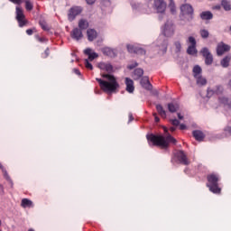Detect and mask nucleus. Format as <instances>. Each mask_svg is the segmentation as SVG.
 Wrapping results in <instances>:
<instances>
[{
	"instance_id": "obj_1",
	"label": "nucleus",
	"mask_w": 231,
	"mask_h": 231,
	"mask_svg": "<svg viewBox=\"0 0 231 231\" xmlns=\"http://www.w3.org/2000/svg\"><path fill=\"white\" fill-rule=\"evenodd\" d=\"M149 143L153 145L154 147H161V149H169L171 143L173 145H176L178 143V141L176 138L172 137V135L168 134L167 136H164L163 134H148L146 136Z\"/></svg>"
},
{
	"instance_id": "obj_2",
	"label": "nucleus",
	"mask_w": 231,
	"mask_h": 231,
	"mask_svg": "<svg viewBox=\"0 0 231 231\" xmlns=\"http://www.w3.org/2000/svg\"><path fill=\"white\" fill-rule=\"evenodd\" d=\"M103 79H106L108 81H106L102 79L97 78L96 80L98 82L100 88L103 91L107 93H115L116 89H118L119 86L118 81H116V78L111 74H101Z\"/></svg>"
},
{
	"instance_id": "obj_3",
	"label": "nucleus",
	"mask_w": 231,
	"mask_h": 231,
	"mask_svg": "<svg viewBox=\"0 0 231 231\" xmlns=\"http://www.w3.org/2000/svg\"><path fill=\"white\" fill-rule=\"evenodd\" d=\"M207 180L208 182L206 187L209 189L210 192L213 194H221V187H219V181L221 180V178L219 177V174L209 173L207 175Z\"/></svg>"
},
{
	"instance_id": "obj_4",
	"label": "nucleus",
	"mask_w": 231,
	"mask_h": 231,
	"mask_svg": "<svg viewBox=\"0 0 231 231\" xmlns=\"http://www.w3.org/2000/svg\"><path fill=\"white\" fill-rule=\"evenodd\" d=\"M180 17L181 21L190 23L194 20V7L190 4H183L180 5Z\"/></svg>"
},
{
	"instance_id": "obj_5",
	"label": "nucleus",
	"mask_w": 231,
	"mask_h": 231,
	"mask_svg": "<svg viewBox=\"0 0 231 231\" xmlns=\"http://www.w3.org/2000/svg\"><path fill=\"white\" fill-rule=\"evenodd\" d=\"M16 21L18 22L20 28H23V26H26V24H28V21L26 20L24 12L19 6H16Z\"/></svg>"
},
{
	"instance_id": "obj_6",
	"label": "nucleus",
	"mask_w": 231,
	"mask_h": 231,
	"mask_svg": "<svg viewBox=\"0 0 231 231\" xmlns=\"http://www.w3.org/2000/svg\"><path fill=\"white\" fill-rule=\"evenodd\" d=\"M82 6H72L68 13V19L71 23L75 21L78 15H80L83 12Z\"/></svg>"
},
{
	"instance_id": "obj_7",
	"label": "nucleus",
	"mask_w": 231,
	"mask_h": 231,
	"mask_svg": "<svg viewBox=\"0 0 231 231\" xmlns=\"http://www.w3.org/2000/svg\"><path fill=\"white\" fill-rule=\"evenodd\" d=\"M187 43L189 44L187 49L188 55H197L198 49H196V38H194V36H189L187 40Z\"/></svg>"
},
{
	"instance_id": "obj_8",
	"label": "nucleus",
	"mask_w": 231,
	"mask_h": 231,
	"mask_svg": "<svg viewBox=\"0 0 231 231\" xmlns=\"http://www.w3.org/2000/svg\"><path fill=\"white\" fill-rule=\"evenodd\" d=\"M200 53L202 54V57H204L205 59L206 66H211V64L214 62V56L212 55L208 48H202Z\"/></svg>"
},
{
	"instance_id": "obj_9",
	"label": "nucleus",
	"mask_w": 231,
	"mask_h": 231,
	"mask_svg": "<svg viewBox=\"0 0 231 231\" xmlns=\"http://www.w3.org/2000/svg\"><path fill=\"white\" fill-rule=\"evenodd\" d=\"M152 6L157 14H165V10H167V3L165 0H153Z\"/></svg>"
},
{
	"instance_id": "obj_10",
	"label": "nucleus",
	"mask_w": 231,
	"mask_h": 231,
	"mask_svg": "<svg viewBox=\"0 0 231 231\" xmlns=\"http://www.w3.org/2000/svg\"><path fill=\"white\" fill-rule=\"evenodd\" d=\"M178 162L181 163L182 165H190V161H189V158H187V154L183 151H179L175 154Z\"/></svg>"
},
{
	"instance_id": "obj_11",
	"label": "nucleus",
	"mask_w": 231,
	"mask_h": 231,
	"mask_svg": "<svg viewBox=\"0 0 231 231\" xmlns=\"http://www.w3.org/2000/svg\"><path fill=\"white\" fill-rule=\"evenodd\" d=\"M230 45L221 42L217 46V55L221 57V55L226 53V51H230Z\"/></svg>"
},
{
	"instance_id": "obj_12",
	"label": "nucleus",
	"mask_w": 231,
	"mask_h": 231,
	"mask_svg": "<svg viewBox=\"0 0 231 231\" xmlns=\"http://www.w3.org/2000/svg\"><path fill=\"white\" fill-rule=\"evenodd\" d=\"M162 33L165 37H171L174 34V27L172 23L167 22L162 29Z\"/></svg>"
},
{
	"instance_id": "obj_13",
	"label": "nucleus",
	"mask_w": 231,
	"mask_h": 231,
	"mask_svg": "<svg viewBox=\"0 0 231 231\" xmlns=\"http://www.w3.org/2000/svg\"><path fill=\"white\" fill-rule=\"evenodd\" d=\"M97 68L102 71H106V73H113V65L109 62H100L98 63Z\"/></svg>"
},
{
	"instance_id": "obj_14",
	"label": "nucleus",
	"mask_w": 231,
	"mask_h": 231,
	"mask_svg": "<svg viewBox=\"0 0 231 231\" xmlns=\"http://www.w3.org/2000/svg\"><path fill=\"white\" fill-rule=\"evenodd\" d=\"M140 84L142 88L147 89L148 91H151V89H152V85L151 84V81H149V77H143L141 79Z\"/></svg>"
},
{
	"instance_id": "obj_15",
	"label": "nucleus",
	"mask_w": 231,
	"mask_h": 231,
	"mask_svg": "<svg viewBox=\"0 0 231 231\" xmlns=\"http://www.w3.org/2000/svg\"><path fill=\"white\" fill-rule=\"evenodd\" d=\"M70 36L75 39V41H80L82 37H84V34H82V30L79 28H74L70 33Z\"/></svg>"
},
{
	"instance_id": "obj_16",
	"label": "nucleus",
	"mask_w": 231,
	"mask_h": 231,
	"mask_svg": "<svg viewBox=\"0 0 231 231\" xmlns=\"http://www.w3.org/2000/svg\"><path fill=\"white\" fill-rule=\"evenodd\" d=\"M102 53L105 54L106 57H116V50L111 49L109 47H105L102 49Z\"/></svg>"
},
{
	"instance_id": "obj_17",
	"label": "nucleus",
	"mask_w": 231,
	"mask_h": 231,
	"mask_svg": "<svg viewBox=\"0 0 231 231\" xmlns=\"http://www.w3.org/2000/svg\"><path fill=\"white\" fill-rule=\"evenodd\" d=\"M224 89H223V86L218 85L216 87V89L213 90L211 88H208V97H212V95H221V93H223Z\"/></svg>"
},
{
	"instance_id": "obj_18",
	"label": "nucleus",
	"mask_w": 231,
	"mask_h": 231,
	"mask_svg": "<svg viewBox=\"0 0 231 231\" xmlns=\"http://www.w3.org/2000/svg\"><path fill=\"white\" fill-rule=\"evenodd\" d=\"M87 37L90 42H93V41L98 37V33L97 31H95V29H88L87 30Z\"/></svg>"
},
{
	"instance_id": "obj_19",
	"label": "nucleus",
	"mask_w": 231,
	"mask_h": 231,
	"mask_svg": "<svg viewBox=\"0 0 231 231\" xmlns=\"http://www.w3.org/2000/svg\"><path fill=\"white\" fill-rule=\"evenodd\" d=\"M125 85H126V91L128 93H134V82L133 79L129 78H125Z\"/></svg>"
},
{
	"instance_id": "obj_20",
	"label": "nucleus",
	"mask_w": 231,
	"mask_h": 231,
	"mask_svg": "<svg viewBox=\"0 0 231 231\" xmlns=\"http://www.w3.org/2000/svg\"><path fill=\"white\" fill-rule=\"evenodd\" d=\"M192 135L197 142H203V140H205V134L199 130L193 131Z\"/></svg>"
},
{
	"instance_id": "obj_21",
	"label": "nucleus",
	"mask_w": 231,
	"mask_h": 231,
	"mask_svg": "<svg viewBox=\"0 0 231 231\" xmlns=\"http://www.w3.org/2000/svg\"><path fill=\"white\" fill-rule=\"evenodd\" d=\"M143 77V69H135L133 73L134 80H140Z\"/></svg>"
},
{
	"instance_id": "obj_22",
	"label": "nucleus",
	"mask_w": 231,
	"mask_h": 231,
	"mask_svg": "<svg viewBox=\"0 0 231 231\" xmlns=\"http://www.w3.org/2000/svg\"><path fill=\"white\" fill-rule=\"evenodd\" d=\"M214 18V14L210 11H204L200 14V19L202 21H210V19Z\"/></svg>"
},
{
	"instance_id": "obj_23",
	"label": "nucleus",
	"mask_w": 231,
	"mask_h": 231,
	"mask_svg": "<svg viewBox=\"0 0 231 231\" xmlns=\"http://www.w3.org/2000/svg\"><path fill=\"white\" fill-rule=\"evenodd\" d=\"M78 26H79V29L81 30V31L82 30H88V28H89V23L86 19H80L79 21Z\"/></svg>"
},
{
	"instance_id": "obj_24",
	"label": "nucleus",
	"mask_w": 231,
	"mask_h": 231,
	"mask_svg": "<svg viewBox=\"0 0 231 231\" xmlns=\"http://www.w3.org/2000/svg\"><path fill=\"white\" fill-rule=\"evenodd\" d=\"M21 207H23V208H33V202L28 199H23Z\"/></svg>"
},
{
	"instance_id": "obj_25",
	"label": "nucleus",
	"mask_w": 231,
	"mask_h": 231,
	"mask_svg": "<svg viewBox=\"0 0 231 231\" xmlns=\"http://www.w3.org/2000/svg\"><path fill=\"white\" fill-rule=\"evenodd\" d=\"M230 60H231L230 55L224 57L220 61V66H222V68H228L230 66Z\"/></svg>"
},
{
	"instance_id": "obj_26",
	"label": "nucleus",
	"mask_w": 231,
	"mask_h": 231,
	"mask_svg": "<svg viewBox=\"0 0 231 231\" xmlns=\"http://www.w3.org/2000/svg\"><path fill=\"white\" fill-rule=\"evenodd\" d=\"M180 109V105L177 103H169L168 110L170 113H176Z\"/></svg>"
},
{
	"instance_id": "obj_27",
	"label": "nucleus",
	"mask_w": 231,
	"mask_h": 231,
	"mask_svg": "<svg viewBox=\"0 0 231 231\" xmlns=\"http://www.w3.org/2000/svg\"><path fill=\"white\" fill-rule=\"evenodd\" d=\"M156 110L162 118H167V112L163 109L162 105H156Z\"/></svg>"
},
{
	"instance_id": "obj_28",
	"label": "nucleus",
	"mask_w": 231,
	"mask_h": 231,
	"mask_svg": "<svg viewBox=\"0 0 231 231\" xmlns=\"http://www.w3.org/2000/svg\"><path fill=\"white\" fill-rule=\"evenodd\" d=\"M203 69H201V67H199V65H196L193 68V77L196 79L197 77L201 76Z\"/></svg>"
},
{
	"instance_id": "obj_29",
	"label": "nucleus",
	"mask_w": 231,
	"mask_h": 231,
	"mask_svg": "<svg viewBox=\"0 0 231 231\" xmlns=\"http://www.w3.org/2000/svg\"><path fill=\"white\" fill-rule=\"evenodd\" d=\"M195 79L198 86H207V79H205L203 76H197Z\"/></svg>"
},
{
	"instance_id": "obj_30",
	"label": "nucleus",
	"mask_w": 231,
	"mask_h": 231,
	"mask_svg": "<svg viewBox=\"0 0 231 231\" xmlns=\"http://www.w3.org/2000/svg\"><path fill=\"white\" fill-rule=\"evenodd\" d=\"M219 102L220 104H224V106H226L228 107V109H231V101L228 100V97H219Z\"/></svg>"
},
{
	"instance_id": "obj_31",
	"label": "nucleus",
	"mask_w": 231,
	"mask_h": 231,
	"mask_svg": "<svg viewBox=\"0 0 231 231\" xmlns=\"http://www.w3.org/2000/svg\"><path fill=\"white\" fill-rule=\"evenodd\" d=\"M23 3H25V9L27 12H32V10H33V3H32V0H23Z\"/></svg>"
},
{
	"instance_id": "obj_32",
	"label": "nucleus",
	"mask_w": 231,
	"mask_h": 231,
	"mask_svg": "<svg viewBox=\"0 0 231 231\" xmlns=\"http://www.w3.org/2000/svg\"><path fill=\"white\" fill-rule=\"evenodd\" d=\"M221 5L223 6L226 12H230L231 5H230V2H228V0H222Z\"/></svg>"
},
{
	"instance_id": "obj_33",
	"label": "nucleus",
	"mask_w": 231,
	"mask_h": 231,
	"mask_svg": "<svg viewBox=\"0 0 231 231\" xmlns=\"http://www.w3.org/2000/svg\"><path fill=\"white\" fill-rule=\"evenodd\" d=\"M199 33H200V36L202 37V39H208V36L210 35L208 31L206 29L200 30Z\"/></svg>"
},
{
	"instance_id": "obj_34",
	"label": "nucleus",
	"mask_w": 231,
	"mask_h": 231,
	"mask_svg": "<svg viewBox=\"0 0 231 231\" xmlns=\"http://www.w3.org/2000/svg\"><path fill=\"white\" fill-rule=\"evenodd\" d=\"M111 6V0H102L101 8H109Z\"/></svg>"
},
{
	"instance_id": "obj_35",
	"label": "nucleus",
	"mask_w": 231,
	"mask_h": 231,
	"mask_svg": "<svg viewBox=\"0 0 231 231\" xmlns=\"http://www.w3.org/2000/svg\"><path fill=\"white\" fill-rule=\"evenodd\" d=\"M174 46H175V51H176V53H180V51H181V42H174Z\"/></svg>"
},
{
	"instance_id": "obj_36",
	"label": "nucleus",
	"mask_w": 231,
	"mask_h": 231,
	"mask_svg": "<svg viewBox=\"0 0 231 231\" xmlns=\"http://www.w3.org/2000/svg\"><path fill=\"white\" fill-rule=\"evenodd\" d=\"M145 50H143V48L140 47H136L135 49V54L136 55H145Z\"/></svg>"
},
{
	"instance_id": "obj_37",
	"label": "nucleus",
	"mask_w": 231,
	"mask_h": 231,
	"mask_svg": "<svg viewBox=\"0 0 231 231\" xmlns=\"http://www.w3.org/2000/svg\"><path fill=\"white\" fill-rule=\"evenodd\" d=\"M136 46L134 45H127V50L129 53H135L136 52Z\"/></svg>"
},
{
	"instance_id": "obj_38",
	"label": "nucleus",
	"mask_w": 231,
	"mask_h": 231,
	"mask_svg": "<svg viewBox=\"0 0 231 231\" xmlns=\"http://www.w3.org/2000/svg\"><path fill=\"white\" fill-rule=\"evenodd\" d=\"M48 57H50V48H47L44 53L42 54V59H48Z\"/></svg>"
},
{
	"instance_id": "obj_39",
	"label": "nucleus",
	"mask_w": 231,
	"mask_h": 231,
	"mask_svg": "<svg viewBox=\"0 0 231 231\" xmlns=\"http://www.w3.org/2000/svg\"><path fill=\"white\" fill-rule=\"evenodd\" d=\"M85 66L87 69H93V65L89 62L88 60H85Z\"/></svg>"
},
{
	"instance_id": "obj_40",
	"label": "nucleus",
	"mask_w": 231,
	"mask_h": 231,
	"mask_svg": "<svg viewBox=\"0 0 231 231\" xmlns=\"http://www.w3.org/2000/svg\"><path fill=\"white\" fill-rule=\"evenodd\" d=\"M167 46H169V43L167 41H164L162 43V53H167Z\"/></svg>"
},
{
	"instance_id": "obj_41",
	"label": "nucleus",
	"mask_w": 231,
	"mask_h": 231,
	"mask_svg": "<svg viewBox=\"0 0 231 231\" xmlns=\"http://www.w3.org/2000/svg\"><path fill=\"white\" fill-rule=\"evenodd\" d=\"M98 57V54H97V52H92L89 56L88 59L89 60H95V59H97Z\"/></svg>"
},
{
	"instance_id": "obj_42",
	"label": "nucleus",
	"mask_w": 231,
	"mask_h": 231,
	"mask_svg": "<svg viewBox=\"0 0 231 231\" xmlns=\"http://www.w3.org/2000/svg\"><path fill=\"white\" fill-rule=\"evenodd\" d=\"M138 67V62L134 61L132 64L127 66L128 69H134V68Z\"/></svg>"
},
{
	"instance_id": "obj_43",
	"label": "nucleus",
	"mask_w": 231,
	"mask_h": 231,
	"mask_svg": "<svg viewBox=\"0 0 231 231\" xmlns=\"http://www.w3.org/2000/svg\"><path fill=\"white\" fill-rule=\"evenodd\" d=\"M40 26H42V30H48V25L46 24V22H44V21L40 22Z\"/></svg>"
},
{
	"instance_id": "obj_44",
	"label": "nucleus",
	"mask_w": 231,
	"mask_h": 231,
	"mask_svg": "<svg viewBox=\"0 0 231 231\" xmlns=\"http://www.w3.org/2000/svg\"><path fill=\"white\" fill-rule=\"evenodd\" d=\"M171 122L172 125H175V127H178V125H180V121L178 119H171Z\"/></svg>"
},
{
	"instance_id": "obj_45",
	"label": "nucleus",
	"mask_w": 231,
	"mask_h": 231,
	"mask_svg": "<svg viewBox=\"0 0 231 231\" xmlns=\"http://www.w3.org/2000/svg\"><path fill=\"white\" fill-rule=\"evenodd\" d=\"M10 3H13L14 5H23V0H9Z\"/></svg>"
},
{
	"instance_id": "obj_46",
	"label": "nucleus",
	"mask_w": 231,
	"mask_h": 231,
	"mask_svg": "<svg viewBox=\"0 0 231 231\" xmlns=\"http://www.w3.org/2000/svg\"><path fill=\"white\" fill-rule=\"evenodd\" d=\"M224 131L226 134H231V126H226Z\"/></svg>"
},
{
	"instance_id": "obj_47",
	"label": "nucleus",
	"mask_w": 231,
	"mask_h": 231,
	"mask_svg": "<svg viewBox=\"0 0 231 231\" xmlns=\"http://www.w3.org/2000/svg\"><path fill=\"white\" fill-rule=\"evenodd\" d=\"M84 53H85V55H90L92 52H91V49H86L85 51H84Z\"/></svg>"
},
{
	"instance_id": "obj_48",
	"label": "nucleus",
	"mask_w": 231,
	"mask_h": 231,
	"mask_svg": "<svg viewBox=\"0 0 231 231\" xmlns=\"http://www.w3.org/2000/svg\"><path fill=\"white\" fill-rule=\"evenodd\" d=\"M97 0H86L87 5H95Z\"/></svg>"
},
{
	"instance_id": "obj_49",
	"label": "nucleus",
	"mask_w": 231,
	"mask_h": 231,
	"mask_svg": "<svg viewBox=\"0 0 231 231\" xmlns=\"http://www.w3.org/2000/svg\"><path fill=\"white\" fill-rule=\"evenodd\" d=\"M26 33H27V35H33V30H32V29H27V30H26Z\"/></svg>"
},
{
	"instance_id": "obj_50",
	"label": "nucleus",
	"mask_w": 231,
	"mask_h": 231,
	"mask_svg": "<svg viewBox=\"0 0 231 231\" xmlns=\"http://www.w3.org/2000/svg\"><path fill=\"white\" fill-rule=\"evenodd\" d=\"M180 131H185V129H187V125H185L184 124L180 125Z\"/></svg>"
},
{
	"instance_id": "obj_51",
	"label": "nucleus",
	"mask_w": 231,
	"mask_h": 231,
	"mask_svg": "<svg viewBox=\"0 0 231 231\" xmlns=\"http://www.w3.org/2000/svg\"><path fill=\"white\" fill-rule=\"evenodd\" d=\"M153 116L156 123L160 122V117H158V115L156 113L153 114Z\"/></svg>"
},
{
	"instance_id": "obj_52",
	"label": "nucleus",
	"mask_w": 231,
	"mask_h": 231,
	"mask_svg": "<svg viewBox=\"0 0 231 231\" xmlns=\"http://www.w3.org/2000/svg\"><path fill=\"white\" fill-rule=\"evenodd\" d=\"M73 72L76 74V75H80V70L79 69H73Z\"/></svg>"
},
{
	"instance_id": "obj_53",
	"label": "nucleus",
	"mask_w": 231,
	"mask_h": 231,
	"mask_svg": "<svg viewBox=\"0 0 231 231\" xmlns=\"http://www.w3.org/2000/svg\"><path fill=\"white\" fill-rule=\"evenodd\" d=\"M177 116H178L179 120H183V116H181L180 113H178Z\"/></svg>"
},
{
	"instance_id": "obj_54",
	"label": "nucleus",
	"mask_w": 231,
	"mask_h": 231,
	"mask_svg": "<svg viewBox=\"0 0 231 231\" xmlns=\"http://www.w3.org/2000/svg\"><path fill=\"white\" fill-rule=\"evenodd\" d=\"M134 120V117H133V114L129 115V122H133Z\"/></svg>"
},
{
	"instance_id": "obj_55",
	"label": "nucleus",
	"mask_w": 231,
	"mask_h": 231,
	"mask_svg": "<svg viewBox=\"0 0 231 231\" xmlns=\"http://www.w3.org/2000/svg\"><path fill=\"white\" fill-rule=\"evenodd\" d=\"M214 9L215 10H221V5H215Z\"/></svg>"
},
{
	"instance_id": "obj_56",
	"label": "nucleus",
	"mask_w": 231,
	"mask_h": 231,
	"mask_svg": "<svg viewBox=\"0 0 231 231\" xmlns=\"http://www.w3.org/2000/svg\"><path fill=\"white\" fill-rule=\"evenodd\" d=\"M170 131H171V133H174V131H176V127L171 126V127L170 128Z\"/></svg>"
},
{
	"instance_id": "obj_57",
	"label": "nucleus",
	"mask_w": 231,
	"mask_h": 231,
	"mask_svg": "<svg viewBox=\"0 0 231 231\" xmlns=\"http://www.w3.org/2000/svg\"><path fill=\"white\" fill-rule=\"evenodd\" d=\"M0 169L1 171H5V166H3V163L0 162Z\"/></svg>"
},
{
	"instance_id": "obj_58",
	"label": "nucleus",
	"mask_w": 231,
	"mask_h": 231,
	"mask_svg": "<svg viewBox=\"0 0 231 231\" xmlns=\"http://www.w3.org/2000/svg\"><path fill=\"white\" fill-rule=\"evenodd\" d=\"M38 41H39L40 42H44V38H38Z\"/></svg>"
},
{
	"instance_id": "obj_59",
	"label": "nucleus",
	"mask_w": 231,
	"mask_h": 231,
	"mask_svg": "<svg viewBox=\"0 0 231 231\" xmlns=\"http://www.w3.org/2000/svg\"><path fill=\"white\" fill-rule=\"evenodd\" d=\"M1 225H2V222H1V220H0V226H1Z\"/></svg>"
}]
</instances>
